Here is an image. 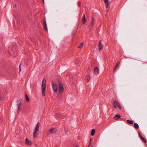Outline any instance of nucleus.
<instances>
[{
	"mask_svg": "<svg viewBox=\"0 0 147 147\" xmlns=\"http://www.w3.org/2000/svg\"><path fill=\"white\" fill-rule=\"evenodd\" d=\"M46 80L43 79L41 85L42 94L43 96L45 95Z\"/></svg>",
	"mask_w": 147,
	"mask_h": 147,
	"instance_id": "1",
	"label": "nucleus"
},
{
	"mask_svg": "<svg viewBox=\"0 0 147 147\" xmlns=\"http://www.w3.org/2000/svg\"><path fill=\"white\" fill-rule=\"evenodd\" d=\"M111 103L113 105L115 108H116L117 107L120 110H121L120 105L116 100H114L113 99H112L111 100Z\"/></svg>",
	"mask_w": 147,
	"mask_h": 147,
	"instance_id": "2",
	"label": "nucleus"
},
{
	"mask_svg": "<svg viewBox=\"0 0 147 147\" xmlns=\"http://www.w3.org/2000/svg\"><path fill=\"white\" fill-rule=\"evenodd\" d=\"M59 86V92L61 93L63 92L64 90L63 85L62 82L59 80L58 81Z\"/></svg>",
	"mask_w": 147,
	"mask_h": 147,
	"instance_id": "3",
	"label": "nucleus"
},
{
	"mask_svg": "<svg viewBox=\"0 0 147 147\" xmlns=\"http://www.w3.org/2000/svg\"><path fill=\"white\" fill-rule=\"evenodd\" d=\"M22 99H20L17 100V106H18V114H19L21 111V105L22 104Z\"/></svg>",
	"mask_w": 147,
	"mask_h": 147,
	"instance_id": "4",
	"label": "nucleus"
},
{
	"mask_svg": "<svg viewBox=\"0 0 147 147\" xmlns=\"http://www.w3.org/2000/svg\"><path fill=\"white\" fill-rule=\"evenodd\" d=\"M43 22V26L44 27V28L45 30L47 32L48 31V29L47 26L46 21L45 19L44 20Z\"/></svg>",
	"mask_w": 147,
	"mask_h": 147,
	"instance_id": "5",
	"label": "nucleus"
},
{
	"mask_svg": "<svg viewBox=\"0 0 147 147\" xmlns=\"http://www.w3.org/2000/svg\"><path fill=\"white\" fill-rule=\"evenodd\" d=\"M52 88L54 92H57V85L54 84H52Z\"/></svg>",
	"mask_w": 147,
	"mask_h": 147,
	"instance_id": "6",
	"label": "nucleus"
},
{
	"mask_svg": "<svg viewBox=\"0 0 147 147\" xmlns=\"http://www.w3.org/2000/svg\"><path fill=\"white\" fill-rule=\"evenodd\" d=\"M98 50L99 51H100L103 48V45L101 43V40H100L99 43L98 44Z\"/></svg>",
	"mask_w": 147,
	"mask_h": 147,
	"instance_id": "7",
	"label": "nucleus"
},
{
	"mask_svg": "<svg viewBox=\"0 0 147 147\" xmlns=\"http://www.w3.org/2000/svg\"><path fill=\"white\" fill-rule=\"evenodd\" d=\"M25 144L29 146H31L32 144V143L30 140H28L27 138L25 139Z\"/></svg>",
	"mask_w": 147,
	"mask_h": 147,
	"instance_id": "8",
	"label": "nucleus"
},
{
	"mask_svg": "<svg viewBox=\"0 0 147 147\" xmlns=\"http://www.w3.org/2000/svg\"><path fill=\"white\" fill-rule=\"evenodd\" d=\"M40 127V123H37L35 127V129L34 130H36V131H38L39 128Z\"/></svg>",
	"mask_w": 147,
	"mask_h": 147,
	"instance_id": "9",
	"label": "nucleus"
},
{
	"mask_svg": "<svg viewBox=\"0 0 147 147\" xmlns=\"http://www.w3.org/2000/svg\"><path fill=\"white\" fill-rule=\"evenodd\" d=\"M82 24H84L86 21V20L85 18V14H84L83 15V17H82Z\"/></svg>",
	"mask_w": 147,
	"mask_h": 147,
	"instance_id": "10",
	"label": "nucleus"
},
{
	"mask_svg": "<svg viewBox=\"0 0 147 147\" xmlns=\"http://www.w3.org/2000/svg\"><path fill=\"white\" fill-rule=\"evenodd\" d=\"M57 131V129L56 128H53L52 129H51L50 130V132L52 134H54Z\"/></svg>",
	"mask_w": 147,
	"mask_h": 147,
	"instance_id": "11",
	"label": "nucleus"
},
{
	"mask_svg": "<svg viewBox=\"0 0 147 147\" xmlns=\"http://www.w3.org/2000/svg\"><path fill=\"white\" fill-rule=\"evenodd\" d=\"M105 3L106 8H107L109 5V2L108 0H104Z\"/></svg>",
	"mask_w": 147,
	"mask_h": 147,
	"instance_id": "12",
	"label": "nucleus"
},
{
	"mask_svg": "<svg viewBox=\"0 0 147 147\" xmlns=\"http://www.w3.org/2000/svg\"><path fill=\"white\" fill-rule=\"evenodd\" d=\"M99 72V69L97 67H96L94 70V72L96 74H97Z\"/></svg>",
	"mask_w": 147,
	"mask_h": 147,
	"instance_id": "13",
	"label": "nucleus"
},
{
	"mask_svg": "<svg viewBox=\"0 0 147 147\" xmlns=\"http://www.w3.org/2000/svg\"><path fill=\"white\" fill-rule=\"evenodd\" d=\"M34 132L33 133V136L34 138L36 137L38 135V134L37 133V131H36V130H34Z\"/></svg>",
	"mask_w": 147,
	"mask_h": 147,
	"instance_id": "14",
	"label": "nucleus"
},
{
	"mask_svg": "<svg viewBox=\"0 0 147 147\" xmlns=\"http://www.w3.org/2000/svg\"><path fill=\"white\" fill-rule=\"evenodd\" d=\"M121 117L120 115H116L113 118L115 120H117L119 119Z\"/></svg>",
	"mask_w": 147,
	"mask_h": 147,
	"instance_id": "15",
	"label": "nucleus"
},
{
	"mask_svg": "<svg viewBox=\"0 0 147 147\" xmlns=\"http://www.w3.org/2000/svg\"><path fill=\"white\" fill-rule=\"evenodd\" d=\"M94 25V18L92 16V22L91 25L92 26H93Z\"/></svg>",
	"mask_w": 147,
	"mask_h": 147,
	"instance_id": "16",
	"label": "nucleus"
},
{
	"mask_svg": "<svg viewBox=\"0 0 147 147\" xmlns=\"http://www.w3.org/2000/svg\"><path fill=\"white\" fill-rule=\"evenodd\" d=\"M134 127L135 129H138L139 128V126L138 124L136 123H135L134 124Z\"/></svg>",
	"mask_w": 147,
	"mask_h": 147,
	"instance_id": "17",
	"label": "nucleus"
},
{
	"mask_svg": "<svg viewBox=\"0 0 147 147\" xmlns=\"http://www.w3.org/2000/svg\"><path fill=\"white\" fill-rule=\"evenodd\" d=\"M120 63V62L119 61L116 64V65L115 66V69L113 70L114 71H115L116 70L117 68L118 67V66H119Z\"/></svg>",
	"mask_w": 147,
	"mask_h": 147,
	"instance_id": "18",
	"label": "nucleus"
},
{
	"mask_svg": "<svg viewBox=\"0 0 147 147\" xmlns=\"http://www.w3.org/2000/svg\"><path fill=\"white\" fill-rule=\"evenodd\" d=\"M25 98H26V101H27V102H29L30 101L29 98V97H28V96L26 94H25Z\"/></svg>",
	"mask_w": 147,
	"mask_h": 147,
	"instance_id": "19",
	"label": "nucleus"
},
{
	"mask_svg": "<svg viewBox=\"0 0 147 147\" xmlns=\"http://www.w3.org/2000/svg\"><path fill=\"white\" fill-rule=\"evenodd\" d=\"M140 138H141V140L143 142H144L145 143H146V141L144 137L142 136L140 137Z\"/></svg>",
	"mask_w": 147,
	"mask_h": 147,
	"instance_id": "20",
	"label": "nucleus"
},
{
	"mask_svg": "<svg viewBox=\"0 0 147 147\" xmlns=\"http://www.w3.org/2000/svg\"><path fill=\"white\" fill-rule=\"evenodd\" d=\"M95 133V130L94 129H92L91 131V135L92 136H93L94 135V134Z\"/></svg>",
	"mask_w": 147,
	"mask_h": 147,
	"instance_id": "21",
	"label": "nucleus"
},
{
	"mask_svg": "<svg viewBox=\"0 0 147 147\" xmlns=\"http://www.w3.org/2000/svg\"><path fill=\"white\" fill-rule=\"evenodd\" d=\"M127 121L128 123L131 124H133L134 123L133 121H132L131 120H127Z\"/></svg>",
	"mask_w": 147,
	"mask_h": 147,
	"instance_id": "22",
	"label": "nucleus"
},
{
	"mask_svg": "<svg viewBox=\"0 0 147 147\" xmlns=\"http://www.w3.org/2000/svg\"><path fill=\"white\" fill-rule=\"evenodd\" d=\"M86 80L88 82L90 80V76L89 75H88L86 77Z\"/></svg>",
	"mask_w": 147,
	"mask_h": 147,
	"instance_id": "23",
	"label": "nucleus"
},
{
	"mask_svg": "<svg viewBox=\"0 0 147 147\" xmlns=\"http://www.w3.org/2000/svg\"><path fill=\"white\" fill-rule=\"evenodd\" d=\"M64 130L67 134L68 135L70 134V133L69 132L68 133V130L67 129L65 128Z\"/></svg>",
	"mask_w": 147,
	"mask_h": 147,
	"instance_id": "24",
	"label": "nucleus"
},
{
	"mask_svg": "<svg viewBox=\"0 0 147 147\" xmlns=\"http://www.w3.org/2000/svg\"><path fill=\"white\" fill-rule=\"evenodd\" d=\"M83 46V43H81L80 45L78 46V48H81Z\"/></svg>",
	"mask_w": 147,
	"mask_h": 147,
	"instance_id": "25",
	"label": "nucleus"
},
{
	"mask_svg": "<svg viewBox=\"0 0 147 147\" xmlns=\"http://www.w3.org/2000/svg\"><path fill=\"white\" fill-rule=\"evenodd\" d=\"M92 140V139L91 138L90 139V141L89 144L88 145V147H89V146H90V144H91V143H92V142H91Z\"/></svg>",
	"mask_w": 147,
	"mask_h": 147,
	"instance_id": "26",
	"label": "nucleus"
},
{
	"mask_svg": "<svg viewBox=\"0 0 147 147\" xmlns=\"http://www.w3.org/2000/svg\"><path fill=\"white\" fill-rule=\"evenodd\" d=\"M81 2L80 1H79L78 2V6L79 7H80L81 6Z\"/></svg>",
	"mask_w": 147,
	"mask_h": 147,
	"instance_id": "27",
	"label": "nucleus"
},
{
	"mask_svg": "<svg viewBox=\"0 0 147 147\" xmlns=\"http://www.w3.org/2000/svg\"><path fill=\"white\" fill-rule=\"evenodd\" d=\"M20 67H21V65H20L19 66V72H20L21 70Z\"/></svg>",
	"mask_w": 147,
	"mask_h": 147,
	"instance_id": "28",
	"label": "nucleus"
},
{
	"mask_svg": "<svg viewBox=\"0 0 147 147\" xmlns=\"http://www.w3.org/2000/svg\"><path fill=\"white\" fill-rule=\"evenodd\" d=\"M138 135H139V136L140 138L141 136H142L141 135V134L139 132H138Z\"/></svg>",
	"mask_w": 147,
	"mask_h": 147,
	"instance_id": "29",
	"label": "nucleus"
},
{
	"mask_svg": "<svg viewBox=\"0 0 147 147\" xmlns=\"http://www.w3.org/2000/svg\"><path fill=\"white\" fill-rule=\"evenodd\" d=\"M16 4H15L14 6H13V7L14 8H16Z\"/></svg>",
	"mask_w": 147,
	"mask_h": 147,
	"instance_id": "30",
	"label": "nucleus"
},
{
	"mask_svg": "<svg viewBox=\"0 0 147 147\" xmlns=\"http://www.w3.org/2000/svg\"><path fill=\"white\" fill-rule=\"evenodd\" d=\"M42 0V2H43V3L44 4V0Z\"/></svg>",
	"mask_w": 147,
	"mask_h": 147,
	"instance_id": "31",
	"label": "nucleus"
},
{
	"mask_svg": "<svg viewBox=\"0 0 147 147\" xmlns=\"http://www.w3.org/2000/svg\"><path fill=\"white\" fill-rule=\"evenodd\" d=\"M78 147V145H76V146H75L74 147Z\"/></svg>",
	"mask_w": 147,
	"mask_h": 147,
	"instance_id": "32",
	"label": "nucleus"
},
{
	"mask_svg": "<svg viewBox=\"0 0 147 147\" xmlns=\"http://www.w3.org/2000/svg\"><path fill=\"white\" fill-rule=\"evenodd\" d=\"M89 69V68H88V70Z\"/></svg>",
	"mask_w": 147,
	"mask_h": 147,
	"instance_id": "33",
	"label": "nucleus"
},
{
	"mask_svg": "<svg viewBox=\"0 0 147 147\" xmlns=\"http://www.w3.org/2000/svg\"><path fill=\"white\" fill-rule=\"evenodd\" d=\"M121 120H123V119H122Z\"/></svg>",
	"mask_w": 147,
	"mask_h": 147,
	"instance_id": "34",
	"label": "nucleus"
},
{
	"mask_svg": "<svg viewBox=\"0 0 147 147\" xmlns=\"http://www.w3.org/2000/svg\"><path fill=\"white\" fill-rule=\"evenodd\" d=\"M91 147H93V146H91Z\"/></svg>",
	"mask_w": 147,
	"mask_h": 147,
	"instance_id": "35",
	"label": "nucleus"
}]
</instances>
